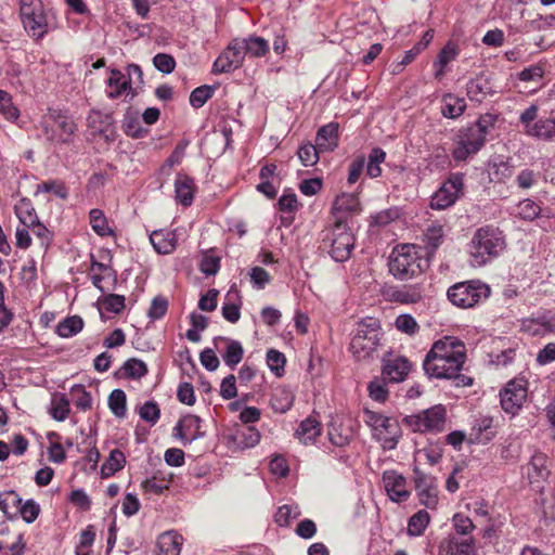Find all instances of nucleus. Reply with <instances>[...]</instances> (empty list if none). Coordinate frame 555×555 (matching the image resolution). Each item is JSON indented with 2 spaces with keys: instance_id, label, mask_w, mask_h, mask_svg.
<instances>
[{
  "instance_id": "obj_52",
  "label": "nucleus",
  "mask_w": 555,
  "mask_h": 555,
  "mask_svg": "<svg viewBox=\"0 0 555 555\" xmlns=\"http://www.w3.org/2000/svg\"><path fill=\"white\" fill-rule=\"evenodd\" d=\"M387 379L384 377H375L367 385L369 396L372 400L376 402H385L388 399L389 391L386 387Z\"/></svg>"
},
{
  "instance_id": "obj_58",
  "label": "nucleus",
  "mask_w": 555,
  "mask_h": 555,
  "mask_svg": "<svg viewBox=\"0 0 555 555\" xmlns=\"http://www.w3.org/2000/svg\"><path fill=\"white\" fill-rule=\"evenodd\" d=\"M285 362H286V359L282 352L275 350V349H270L267 352V364H268L269 369L278 377H280L284 374Z\"/></svg>"
},
{
  "instance_id": "obj_41",
  "label": "nucleus",
  "mask_w": 555,
  "mask_h": 555,
  "mask_svg": "<svg viewBox=\"0 0 555 555\" xmlns=\"http://www.w3.org/2000/svg\"><path fill=\"white\" fill-rule=\"evenodd\" d=\"M83 327V321L78 315L68 317L56 326V333L60 337L68 338L78 334Z\"/></svg>"
},
{
  "instance_id": "obj_47",
  "label": "nucleus",
  "mask_w": 555,
  "mask_h": 555,
  "mask_svg": "<svg viewBox=\"0 0 555 555\" xmlns=\"http://www.w3.org/2000/svg\"><path fill=\"white\" fill-rule=\"evenodd\" d=\"M70 396L75 406L81 411L92 409L93 400L89 391L82 385H74L70 388Z\"/></svg>"
},
{
  "instance_id": "obj_63",
  "label": "nucleus",
  "mask_w": 555,
  "mask_h": 555,
  "mask_svg": "<svg viewBox=\"0 0 555 555\" xmlns=\"http://www.w3.org/2000/svg\"><path fill=\"white\" fill-rule=\"evenodd\" d=\"M538 178V172H534L531 169H522L517 173L515 182L519 189L529 190L537 184Z\"/></svg>"
},
{
  "instance_id": "obj_49",
  "label": "nucleus",
  "mask_w": 555,
  "mask_h": 555,
  "mask_svg": "<svg viewBox=\"0 0 555 555\" xmlns=\"http://www.w3.org/2000/svg\"><path fill=\"white\" fill-rule=\"evenodd\" d=\"M243 42V50L245 54L253 56H262L269 50V43L261 37H249L248 39H240Z\"/></svg>"
},
{
  "instance_id": "obj_10",
  "label": "nucleus",
  "mask_w": 555,
  "mask_h": 555,
  "mask_svg": "<svg viewBox=\"0 0 555 555\" xmlns=\"http://www.w3.org/2000/svg\"><path fill=\"white\" fill-rule=\"evenodd\" d=\"M446 422V409L442 405L431 406L422 413L406 417V424L414 431H440Z\"/></svg>"
},
{
  "instance_id": "obj_24",
  "label": "nucleus",
  "mask_w": 555,
  "mask_h": 555,
  "mask_svg": "<svg viewBox=\"0 0 555 555\" xmlns=\"http://www.w3.org/2000/svg\"><path fill=\"white\" fill-rule=\"evenodd\" d=\"M131 91L130 78L118 69H112L107 78V96L109 99H117L122 94L129 95Z\"/></svg>"
},
{
  "instance_id": "obj_51",
  "label": "nucleus",
  "mask_w": 555,
  "mask_h": 555,
  "mask_svg": "<svg viewBox=\"0 0 555 555\" xmlns=\"http://www.w3.org/2000/svg\"><path fill=\"white\" fill-rule=\"evenodd\" d=\"M0 114L9 121H16L20 117V109L13 104L9 92L0 90Z\"/></svg>"
},
{
  "instance_id": "obj_5",
  "label": "nucleus",
  "mask_w": 555,
  "mask_h": 555,
  "mask_svg": "<svg viewBox=\"0 0 555 555\" xmlns=\"http://www.w3.org/2000/svg\"><path fill=\"white\" fill-rule=\"evenodd\" d=\"M380 341L379 321L366 318L358 323L350 343V351L358 360H365L377 350Z\"/></svg>"
},
{
  "instance_id": "obj_56",
  "label": "nucleus",
  "mask_w": 555,
  "mask_h": 555,
  "mask_svg": "<svg viewBox=\"0 0 555 555\" xmlns=\"http://www.w3.org/2000/svg\"><path fill=\"white\" fill-rule=\"evenodd\" d=\"M260 437H261L260 433L251 426L246 427L245 429L240 430L236 434V439L238 440V446L242 449H248V448L255 447L256 444L259 443Z\"/></svg>"
},
{
  "instance_id": "obj_36",
  "label": "nucleus",
  "mask_w": 555,
  "mask_h": 555,
  "mask_svg": "<svg viewBox=\"0 0 555 555\" xmlns=\"http://www.w3.org/2000/svg\"><path fill=\"white\" fill-rule=\"evenodd\" d=\"M98 307L101 313H120L125 309V297L117 294L103 295L98 299Z\"/></svg>"
},
{
  "instance_id": "obj_57",
  "label": "nucleus",
  "mask_w": 555,
  "mask_h": 555,
  "mask_svg": "<svg viewBox=\"0 0 555 555\" xmlns=\"http://www.w3.org/2000/svg\"><path fill=\"white\" fill-rule=\"evenodd\" d=\"M52 192L55 196L65 199L68 196V191L65 184L59 180H50L39 183L36 189V194Z\"/></svg>"
},
{
  "instance_id": "obj_22",
  "label": "nucleus",
  "mask_w": 555,
  "mask_h": 555,
  "mask_svg": "<svg viewBox=\"0 0 555 555\" xmlns=\"http://www.w3.org/2000/svg\"><path fill=\"white\" fill-rule=\"evenodd\" d=\"M439 555H475L473 539H444L439 544Z\"/></svg>"
},
{
  "instance_id": "obj_16",
  "label": "nucleus",
  "mask_w": 555,
  "mask_h": 555,
  "mask_svg": "<svg viewBox=\"0 0 555 555\" xmlns=\"http://www.w3.org/2000/svg\"><path fill=\"white\" fill-rule=\"evenodd\" d=\"M382 363V376L388 383H402L412 369V363L402 356L384 357Z\"/></svg>"
},
{
  "instance_id": "obj_37",
  "label": "nucleus",
  "mask_w": 555,
  "mask_h": 555,
  "mask_svg": "<svg viewBox=\"0 0 555 555\" xmlns=\"http://www.w3.org/2000/svg\"><path fill=\"white\" fill-rule=\"evenodd\" d=\"M89 223L92 230L99 236H108L112 235L113 229L109 227L106 216L103 210L94 208L89 212Z\"/></svg>"
},
{
  "instance_id": "obj_40",
  "label": "nucleus",
  "mask_w": 555,
  "mask_h": 555,
  "mask_svg": "<svg viewBox=\"0 0 555 555\" xmlns=\"http://www.w3.org/2000/svg\"><path fill=\"white\" fill-rule=\"evenodd\" d=\"M541 214V207L530 198L520 201L515 210L514 215L522 220L532 221L537 219Z\"/></svg>"
},
{
  "instance_id": "obj_21",
  "label": "nucleus",
  "mask_w": 555,
  "mask_h": 555,
  "mask_svg": "<svg viewBox=\"0 0 555 555\" xmlns=\"http://www.w3.org/2000/svg\"><path fill=\"white\" fill-rule=\"evenodd\" d=\"M215 346L218 350H220L221 346H224L222 359L224 363L231 369L236 366L242 361L244 349L240 341L225 337H218L215 339Z\"/></svg>"
},
{
  "instance_id": "obj_64",
  "label": "nucleus",
  "mask_w": 555,
  "mask_h": 555,
  "mask_svg": "<svg viewBox=\"0 0 555 555\" xmlns=\"http://www.w3.org/2000/svg\"><path fill=\"white\" fill-rule=\"evenodd\" d=\"M17 513L21 514L22 518L27 524H31L37 519L40 513V506L34 500H28L24 504L21 503Z\"/></svg>"
},
{
  "instance_id": "obj_59",
  "label": "nucleus",
  "mask_w": 555,
  "mask_h": 555,
  "mask_svg": "<svg viewBox=\"0 0 555 555\" xmlns=\"http://www.w3.org/2000/svg\"><path fill=\"white\" fill-rule=\"evenodd\" d=\"M319 152L317 144L307 143L299 147L298 157L304 166H313L319 160Z\"/></svg>"
},
{
  "instance_id": "obj_60",
  "label": "nucleus",
  "mask_w": 555,
  "mask_h": 555,
  "mask_svg": "<svg viewBox=\"0 0 555 555\" xmlns=\"http://www.w3.org/2000/svg\"><path fill=\"white\" fill-rule=\"evenodd\" d=\"M214 94V88L210 86H201L195 88L190 95V104L195 107H202Z\"/></svg>"
},
{
  "instance_id": "obj_2",
  "label": "nucleus",
  "mask_w": 555,
  "mask_h": 555,
  "mask_svg": "<svg viewBox=\"0 0 555 555\" xmlns=\"http://www.w3.org/2000/svg\"><path fill=\"white\" fill-rule=\"evenodd\" d=\"M505 247V237L499 228L486 225L478 229L469 245L472 266H485L492 259L496 258Z\"/></svg>"
},
{
  "instance_id": "obj_53",
  "label": "nucleus",
  "mask_w": 555,
  "mask_h": 555,
  "mask_svg": "<svg viewBox=\"0 0 555 555\" xmlns=\"http://www.w3.org/2000/svg\"><path fill=\"white\" fill-rule=\"evenodd\" d=\"M301 512L296 504H285L279 507L274 520L279 526H287L292 520L297 519Z\"/></svg>"
},
{
  "instance_id": "obj_45",
  "label": "nucleus",
  "mask_w": 555,
  "mask_h": 555,
  "mask_svg": "<svg viewBox=\"0 0 555 555\" xmlns=\"http://www.w3.org/2000/svg\"><path fill=\"white\" fill-rule=\"evenodd\" d=\"M21 503L22 499L15 491H8L0 494V509L9 518L16 516Z\"/></svg>"
},
{
  "instance_id": "obj_30",
  "label": "nucleus",
  "mask_w": 555,
  "mask_h": 555,
  "mask_svg": "<svg viewBox=\"0 0 555 555\" xmlns=\"http://www.w3.org/2000/svg\"><path fill=\"white\" fill-rule=\"evenodd\" d=\"M294 393L286 387H276L271 397V406L278 413H286L294 403Z\"/></svg>"
},
{
  "instance_id": "obj_23",
  "label": "nucleus",
  "mask_w": 555,
  "mask_h": 555,
  "mask_svg": "<svg viewBox=\"0 0 555 555\" xmlns=\"http://www.w3.org/2000/svg\"><path fill=\"white\" fill-rule=\"evenodd\" d=\"M321 433L322 425L320 421L315 416L310 415L299 423L295 431V437L302 444H312L315 442Z\"/></svg>"
},
{
  "instance_id": "obj_20",
  "label": "nucleus",
  "mask_w": 555,
  "mask_h": 555,
  "mask_svg": "<svg viewBox=\"0 0 555 555\" xmlns=\"http://www.w3.org/2000/svg\"><path fill=\"white\" fill-rule=\"evenodd\" d=\"M87 126L92 134L102 135L106 140L114 134L112 116L100 111H91L89 113L87 117Z\"/></svg>"
},
{
  "instance_id": "obj_18",
  "label": "nucleus",
  "mask_w": 555,
  "mask_h": 555,
  "mask_svg": "<svg viewBox=\"0 0 555 555\" xmlns=\"http://www.w3.org/2000/svg\"><path fill=\"white\" fill-rule=\"evenodd\" d=\"M183 229H159L150 234V242L155 251L160 255H169L175 251Z\"/></svg>"
},
{
  "instance_id": "obj_6",
  "label": "nucleus",
  "mask_w": 555,
  "mask_h": 555,
  "mask_svg": "<svg viewBox=\"0 0 555 555\" xmlns=\"http://www.w3.org/2000/svg\"><path fill=\"white\" fill-rule=\"evenodd\" d=\"M323 243L335 261L344 262L350 258L356 240L347 223L338 219L324 231Z\"/></svg>"
},
{
  "instance_id": "obj_62",
  "label": "nucleus",
  "mask_w": 555,
  "mask_h": 555,
  "mask_svg": "<svg viewBox=\"0 0 555 555\" xmlns=\"http://www.w3.org/2000/svg\"><path fill=\"white\" fill-rule=\"evenodd\" d=\"M424 236L426 244L429 245L433 249H436L441 245L443 241V227L440 224H433L426 230Z\"/></svg>"
},
{
  "instance_id": "obj_61",
  "label": "nucleus",
  "mask_w": 555,
  "mask_h": 555,
  "mask_svg": "<svg viewBox=\"0 0 555 555\" xmlns=\"http://www.w3.org/2000/svg\"><path fill=\"white\" fill-rule=\"evenodd\" d=\"M140 417L150 423L151 425H155L160 417V410L156 402L146 401L139 410Z\"/></svg>"
},
{
  "instance_id": "obj_35",
  "label": "nucleus",
  "mask_w": 555,
  "mask_h": 555,
  "mask_svg": "<svg viewBox=\"0 0 555 555\" xmlns=\"http://www.w3.org/2000/svg\"><path fill=\"white\" fill-rule=\"evenodd\" d=\"M333 210L336 214L358 212L360 210L358 196L352 193L339 194L334 201Z\"/></svg>"
},
{
  "instance_id": "obj_29",
  "label": "nucleus",
  "mask_w": 555,
  "mask_h": 555,
  "mask_svg": "<svg viewBox=\"0 0 555 555\" xmlns=\"http://www.w3.org/2000/svg\"><path fill=\"white\" fill-rule=\"evenodd\" d=\"M177 201L183 206H190L193 202L195 185L192 178L179 175L175 181Z\"/></svg>"
},
{
  "instance_id": "obj_7",
  "label": "nucleus",
  "mask_w": 555,
  "mask_h": 555,
  "mask_svg": "<svg viewBox=\"0 0 555 555\" xmlns=\"http://www.w3.org/2000/svg\"><path fill=\"white\" fill-rule=\"evenodd\" d=\"M46 139L53 145H68L74 142L77 125L73 118L57 112L46 115L41 121Z\"/></svg>"
},
{
  "instance_id": "obj_55",
  "label": "nucleus",
  "mask_w": 555,
  "mask_h": 555,
  "mask_svg": "<svg viewBox=\"0 0 555 555\" xmlns=\"http://www.w3.org/2000/svg\"><path fill=\"white\" fill-rule=\"evenodd\" d=\"M125 463H126V457H125L124 453L118 449H114L111 451L107 461L103 465L102 472H103V474H105L107 476L112 475V474L120 470L124 467Z\"/></svg>"
},
{
  "instance_id": "obj_15",
  "label": "nucleus",
  "mask_w": 555,
  "mask_h": 555,
  "mask_svg": "<svg viewBox=\"0 0 555 555\" xmlns=\"http://www.w3.org/2000/svg\"><path fill=\"white\" fill-rule=\"evenodd\" d=\"M242 44L243 42L240 39H234L230 42L228 48L214 62L212 73H230L238 68L246 55Z\"/></svg>"
},
{
  "instance_id": "obj_54",
  "label": "nucleus",
  "mask_w": 555,
  "mask_h": 555,
  "mask_svg": "<svg viewBox=\"0 0 555 555\" xmlns=\"http://www.w3.org/2000/svg\"><path fill=\"white\" fill-rule=\"evenodd\" d=\"M15 214L22 225L30 227L38 221L35 209L29 203L25 201H22L18 205L15 206Z\"/></svg>"
},
{
  "instance_id": "obj_4",
  "label": "nucleus",
  "mask_w": 555,
  "mask_h": 555,
  "mask_svg": "<svg viewBox=\"0 0 555 555\" xmlns=\"http://www.w3.org/2000/svg\"><path fill=\"white\" fill-rule=\"evenodd\" d=\"M363 421L371 428L373 438L384 450H393L401 437V427L395 417L369 409L363 411Z\"/></svg>"
},
{
  "instance_id": "obj_38",
  "label": "nucleus",
  "mask_w": 555,
  "mask_h": 555,
  "mask_svg": "<svg viewBox=\"0 0 555 555\" xmlns=\"http://www.w3.org/2000/svg\"><path fill=\"white\" fill-rule=\"evenodd\" d=\"M429 522V513L425 509H421L410 517L408 521V533L412 537H420L424 533Z\"/></svg>"
},
{
  "instance_id": "obj_42",
  "label": "nucleus",
  "mask_w": 555,
  "mask_h": 555,
  "mask_svg": "<svg viewBox=\"0 0 555 555\" xmlns=\"http://www.w3.org/2000/svg\"><path fill=\"white\" fill-rule=\"evenodd\" d=\"M488 82L481 78L470 79L466 85V94L472 101L481 102L489 93Z\"/></svg>"
},
{
  "instance_id": "obj_32",
  "label": "nucleus",
  "mask_w": 555,
  "mask_h": 555,
  "mask_svg": "<svg viewBox=\"0 0 555 555\" xmlns=\"http://www.w3.org/2000/svg\"><path fill=\"white\" fill-rule=\"evenodd\" d=\"M466 102L463 98L453 94H446L442 98L441 113L447 118H456L463 114Z\"/></svg>"
},
{
  "instance_id": "obj_31",
  "label": "nucleus",
  "mask_w": 555,
  "mask_h": 555,
  "mask_svg": "<svg viewBox=\"0 0 555 555\" xmlns=\"http://www.w3.org/2000/svg\"><path fill=\"white\" fill-rule=\"evenodd\" d=\"M171 476V474L158 470L151 478H147L142 482V488L145 492L160 494L169 488Z\"/></svg>"
},
{
  "instance_id": "obj_44",
  "label": "nucleus",
  "mask_w": 555,
  "mask_h": 555,
  "mask_svg": "<svg viewBox=\"0 0 555 555\" xmlns=\"http://www.w3.org/2000/svg\"><path fill=\"white\" fill-rule=\"evenodd\" d=\"M69 411L70 403L64 395H56L52 397L50 414L54 420L59 422L65 421L69 414Z\"/></svg>"
},
{
  "instance_id": "obj_48",
  "label": "nucleus",
  "mask_w": 555,
  "mask_h": 555,
  "mask_svg": "<svg viewBox=\"0 0 555 555\" xmlns=\"http://www.w3.org/2000/svg\"><path fill=\"white\" fill-rule=\"evenodd\" d=\"M386 159V153L380 147H374L367 159L366 164V175L370 178H377L382 175V167L380 165Z\"/></svg>"
},
{
  "instance_id": "obj_9",
  "label": "nucleus",
  "mask_w": 555,
  "mask_h": 555,
  "mask_svg": "<svg viewBox=\"0 0 555 555\" xmlns=\"http://www.w3.org/2000/svg\"><path fill=\"white\" fill-rule=\"evenodd\" d=\"M464 193V176L451 173L441 186L431 195L430 208L443 210L453 206Z\"/></svg>"
},
{
  "instance_id": "obj_27",
  "label": "nucleus",
  "mask_w": 555,
  "mask_h": 555,
  "mask_svg": "<svg viewBox=\"0 0 555 555\" xmlns=\"http://www.w3.org/2000/svg\"><path fill=\"white\" fill-rule=\"evenodd\" d=\"M527 135L547 142L555 141L554 117L538 119L534 125L527 130Z\"/></svg>"
},
{
  "instance_id": "obj_12",
  "label": "nucleus",
  "mask_w": 555,
  "mask_h": 555,
  "mask_svg": "<svg viewBox=\"0 0 555 555\" xmlns=\"http://www.w3.org/2000/svg\"><path fill=\"white\" fill-rule=\"evenodd\" d=\"M526 384L524 379H513L501 390V406L506 413L514 416L520 411L528 396Z\"/></svg>"
},
{
  "instance_id": "obj_50",
  "label": "nucleus",
  "mask_w": 555,
  "mask_h": 555,
  "mask_svg": "<svg viewBox=\"0 0 555 555\" xmlns=\"http://www.w3.org/2000/svg\"><path fill=\"white\" fill-rule=\"evenodd\" d=\"M121 370L124 375L131 379H141L149 372L145 362L135 358L127 360Z\"/></svg>"
},
{
  "instance_id": "obj_17",
  "label": "nucleus",
  "mask_w": 555,
  "mask_h": 555,
  "mask_svg": "<svg viewBox=\"0 0 555 555\" xmlns=\"http://www.w3.org/2000/svg\"><path fill=\"white\" fill-rule=\"evenodd\" d=\"M175 436L185 446L196 439L204 437L205 431L202 430V420L194 414L182 416L173 428Z\"/></svg>"
},
{
  "instance_id": "obj_25",
  "label": "nucleus",
  "mask_w": 555,
  "mask_h": 555,
  "mask_svg": "<svg viewBox=\"0 0 555 555\" xmlns=\"http://www.w3.org/2000/svg\"><path fill=\"white\" fill-rule=\"evenodd\" d=\"M390 298L392 301L403 305L416 304L423 298V287L421 284L395 287L390 291Z\"/></svg>"
},
{
  "instance_id": "obj_39",
  "label": "nucleus",
  "mask_w": 555,
  "mask_h": 555,
  "mask_svg": "<svg viewBox=\"0 0 555 555\" xmlns=\"http://www.w3.org/2000/svg\"><path fill=\"white\" fill-rule=\"evenodd\" d=\"M473 429L476 431V440L486 443L494 437L493 420L489 416H481L475 420Z\"/></svg>"
},
{
  "instance_id": "obj_34",
  "label": "nucleus",
  "mask_w": 555,
  "mask_h": 555,
  "mask_svg": "<svg viewBox=\"0 0 555 555\" xmlns=\"http://www.w3.org/2000/svg\"><path fill=\"white\" fill-rule=\"evenodd\" d=\"M278 205H279V209L283 214L288 215L287 217L282 218L283 222L291 223L294 220V214L299 208L297 195L291 190H285L283 192V194L281 195Z\"/></svg>"
},
{
  "instance_id": "obj_26",
  "label": "nucleus",
  "mask_w": 555,
  "mask_h": 555,
  "mask_svg": "<svg viewBox=\"0 0 555 555\" xmlns=\"http://www.w3.org/2000/svg\"><path fill=\"white\" fill-rule=\"evenodd\" d=\"M183 538L176 531H167L159 535L156 555H180Z\"/></svg>"
},
{
  "instance_id": "obj_28",
  "label": "nucleus",
  "mask_w": 555,
  "mask_h": 555,
  "mask_svg": "<svg viewBox=\"0 0 555 555\" xmlns=\"http://www.w3.org/2000/svg\"><path fill=\"white\" fill-rule=\"evenodd\" d=\"M338 126L337 124H327L321 127L317 133L315 143L320 151H333L337 146Z\"/></svg>"
},
{
  "instance_id": "obj_13",
  "label": "nucleus",
  "mask_w": 555,
  "mask_h": 555,
  "mask_svg": "<svg viewBox=\"0 0 555 555\" xmlns=\"http://www.w3.org/2000/svg\"><path fill=\"white\" fill-rule=\"evenodd\" d=\"M26 33L34 39H42L50 30V14L43 4L20 12Z\"/></svg>"
},
{
  "instance_id": "obj_1",
  "label": "nucleus",
  "mask_w": 555,
  "mask_h": 555,
  "mask_svg": "<svg viewBox=\"0 0 555 555\" xmlns=\"http://www.w3.org/2000/svg\"><path fill=\"white\" fill-rule=\"evenodd\" d=\"M465 361V344L457 337L444 336L433 344L423 361V369L431 378H453L456 386L467 387L473 385V378L460 373Z\"/></svg>"
},
{
  "instance_id": "obj_33",
  "label": "nucleus",
  "mask_w": 555,
  "mask_h": 555,
  "mask_svg": "<svg viewBox=\"0 0 555 555\" xmlns=\"http://www.w3.org/2000/svg\"><path fill=\"white\" fill-rule=\"evenodd\" d=\"M459 55V48L455 43L453 42H448L440 51V53L438 54V57L434 64L435 68H436V72H435V76L437 78L441 77L444 75V68L446 66L454 61L456 59V56Z\"/></svg>"
},
{
  "instance_id": "obj_3",
  "label": "nucleus",
  "mask_w": 555,
  "mask_h": 555,
  "mask_svg": "<svg viewBox=\"0 0 555 555\" xmlns=\"http://www.w3.org/2000/svg\"><path fill=\"white\" fill-rule=\"evenodd\" d=\"M428 268V259L422 247L405 244L393 249L389 262L390 273L398 280H410Z\"/></svg>"
},
{
  "instance_id": "obj_14",
  "label": "nucleus",
  "mask_w": 555,
  "mask_h": 555,
  "mask_svg": "<svg viewBox=\"0 0 555 555\" xmlns=\"http://www.w3.org/2000/svg\"><path fill=\"white\" fill-rule=\"evenodd\" d=\"M485 144L479 130L461 129L455 139L452 156L456 162H464L476 154Z\"/></svg>"
},
{
  "instance_id": "obj_43",
  "label": "nucleus",
  "mask_w": 555,
  "mask_h": 555,
  "mask_svg": "<svg viewBox=\"0 0 555 555\" xmlns=\"http://www.w3.org/2000/svg\"><path fill=\"white\" fill-rule=\"evenodd\" d=\"M546 462L547 459L543 453H537L531 457L528 466V476L531 481L545 478L548 475Z\"/></svg>"
},
{
  "instance_id": "obj_46",
  "label": "nucleus",
  "mask_w": 555,
  "mask_h": 555,
  "mask_svg": "<svg viewBox=\"0 0 555 555\" xmlns=\"http://www.w3.org/2000/svg\"><path fill=\"white\" fill-rule=\"evenodd\" d=\"M108 408L112 413L118 417L122 418L127 413V397L124 390L114 389L108 397Z\"/></svg>"
},
{
  "instance_id": "obj_8",
  "label": "nucleus",
  "mask_w": 555,
  "mask_h": 555,
  "mask_svg": "<svg viewBox=\"0 0 555 555\" xmlns=\"http://www.w3.org/2000/svg\"><path fill=\"white\" fill-rule=\"evenodd\" d=\"M490 292L488 284L479 280H470L454 284L448 289L447 295L454 306L467 309L486 300Z\"/></svg>"
},
{
  "instance_id": "obj_11",
  "label": "nucleus",
  "mask_w": 555,
  "mask_h": 555,
  "mask_svg": "<svg viewBox=\"0 0 555 555\" xmlns=\"http://www.w3.org/2000/svg\"><path fill=\"white\" fill-rule=\"evenodd\" d=\"M415 491L421 505L435 511L439 504V490L437 479L414 468Z\"/></svg>"
},
{
  "instance_id": "obj_19",
  "label": "nucleus",
  "mask_w": 555,
  "mask_h": 555,
  "mask_svg": "<svg viewBox=\"0 0 555 555\" xmlns=\"http://www.w3.org/2000/svg\"><path fill=\"white\" fill-rule=\"evenodd\" d=\"M383 482L389 499L393 502H404L410 496L406 488V479L395 470H386L383 474Z\"/></svg>"
}]
</instances>
